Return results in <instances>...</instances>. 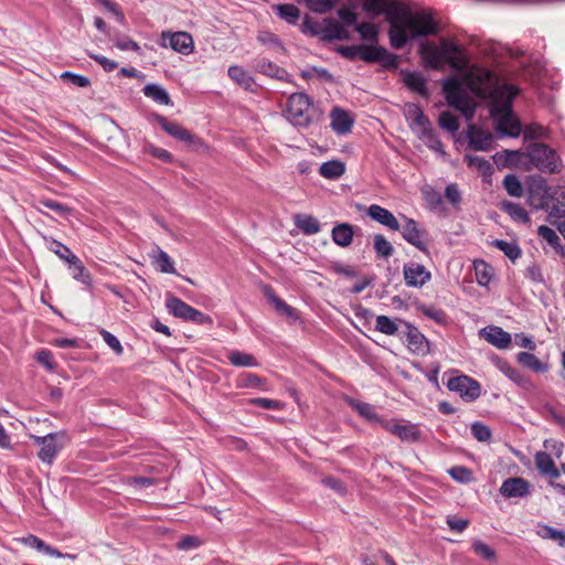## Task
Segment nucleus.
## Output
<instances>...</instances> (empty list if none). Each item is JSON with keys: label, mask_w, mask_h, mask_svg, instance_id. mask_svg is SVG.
<instances>
[{"label": "nucleus", "mask_w": 565, "mask_h": 565, "mask_svg": "<svg viewBox=\"0 0 565 565\" xmlns=\"http://www.w3.org/2000/svg\"><path fill=\"white\" fill-rule=\"evenodd\" d=\"M363 9L373 15L384 14L390 23V43L403 49L409 40L437 32L436 22L428 11L412 12L394 0H363Z\"/></svg>", "instance_id": "obj_1"}, {"label": "nucleus", "mask_w": 565, "mask_h": 565, "mask_svg": "<svg viewBox=\"0 0 565 565\" xmlns=\"http://www.w3.org/2000/svg\"><path fill=\"white\" fill-rule=\"evenodd\" d=\"M420 51L433 68H440L446 63L456 70H461L466 65L461 46L445 38L440 40L438 45L434 43L423 44Z\"/></svg>", "instance_id": "obj_2"}, {"label": "nucleus", "mask_w": 565, "mask_h": 565, "mask_svg": "<svg viewBox=\"0 0 565 565\" xmlns=\"http://www.w3.org/2000/svg\"><path fill=\"white\" fill-rule=\"evenodd\" d=\"M286 117L295 127L307 129L321 120L322 113L307 94L295 93L287 100Z\"/></svg>", "instance_id": "obj_3"}, {"label": "nucleus", "mask_w": 565, "mask_h": 565, "mask_svg": "<svg viewBox=\"0 0 565 565\" xmlns=\"http://www.w3.org/2000/svg\"><path fill=\"white\" fill-rule=\"evenodd\" d=\"M529 159L540 171L556 174L564 168L558 153L545 143H534L529 148Z\"/></svg>", "instance_id": "obj_4"}, {"label": "nucleus", "mask_w": 565, "mask_h": 565, "mask_svg": "<svg viewBox=\"0 0 565 565\" xmlns=\"http://www.w3.org/2000/svg\"><path fill=\"white\" fill-rule=\"evenodd\" d=\"M404 224L401 225V235L404 241H406L409 245L417 248L419 252L424 254H429L428 245L430 242L428 231L422 226L416 220L408 217L404 214L401 215Z\"/></svg>", "instance_id": "obj_5"}, {"label": "nucleus", "mask_w": 565, "mask_h": 565, "mask_svg": "<svg viewBox=\"0 0 565 565\" xmlns=\"http://www.w3.org/2000/svg\"><path fill=\"white\" fill-rule=\"evenodd\" d=\"M553 188L541 175H532L527 181V204L534 210H544L551 203Z\"/></svg>", "instance_id": "obj_6"}, {"label": "nucleus", "mask_w": 565, "mask_h": 565, "mask_svg": "<svg viewBox=\"0 0 565 565\" xmlns=\"http://www.w3.org/2000/svg\"><path fill=\"white\" fill-rule=\"evenodd\" d=\"M446 100L448 105L456 110H459L467 119H470L475 114V107L470 104L467 96L461 89L458 79L451 78L444 84Z\"/></svg>", "instance_id": "obj_7"}, {"label": "nucleus", "mask_w": 565, "mask_h": 565, "mask_svg": "<svg viewBox=\"0 0 565 565\" xmlns=\"http://www.w3.org/2000/svg\"><path fill=\"white\" fill-rule=\"evenodd\" d=\"M519 94V88L512 84L497 83L486 95L492 99L491 114L498 111H512L513 100Z\"/></svg>", "instance_id": "obj_8"}, {"label": "nucleus", "mask_w": 565, "mask_h": 565, "mask_svg": "<svg viewBox=\"0 0 565 565\" xmlns=\"http://www.w3.org/2000/svg\"><path fill=\"white\" fill-rule=\"evenodd\" d=\"M447 388L459 394L465 402H475L481 395V385L468 375H457L447 382Z\"/></svg>", "instance_id": "obj_9"}, {"label": "nucleus", "mask_w": 565, "mask_h": 565, "mask_svg": "<svg viewBox=\"0 0 565 565\" xmlns=\"http://www.w3.org/2000/svg\"><path fill=\"white\" fill-rule=\"evenodd\" d=\"M62 434L60 433H51L45 436H32L34 443L41 446L40 451L38 454L39 459L47 465H52L58 452L63 448V444L61 441Z\"/></svg>", "instance_id": "obj_10"}, {"label": "nucleus", "mask_w": 565, "mask_h": 565, "mask_svg": "<svg viewBox=\"0 0 565 565\" xmlns=\"http://www.w3.org/2000/svg\"><path fill=\"white\" fill-rule=\"evenodd\" d=\"M361 61L365 63H380L385 68H396L397 55L383 46L361 44Z\"/></svg>", "instance_id": "obj_11"}, {"label": "nucleus", "mask_w": 565, "mask_h": 565, "mask_svg": "<svg viewBox=\"0 0 565 565\" xmlns=\"http://www.w3.org/2000/svg\"><path fill=\"white\" fill-rule=\"evenodd\" d=\"M161 45L169 46L173 51L183 55H189L193 52L194 42L190 33L184 31L179 32H162L161 33Z\"/></svg>", "instance_id": "obj_12"}, {"label": "nucleus", "mask_w": 565, "mask_h": 565, "mask_svg": "<svg viewBox=\"0 0 565 565\" xmlns=\"http://www.w3.org/2000/svg\"><path fill=\"white\" fill-rule=\"evenodd\" d=\"M153 119L168 135H170L174 139L182 141L189 146L201 143L200 138L191 134L189 130L184 129L179 124L170 121L161 115H154Z\"/></svg>", "instance_id": "obj_13"}, {"label": "nucleus", "mask_w": 565, "mask_h": 565, "mask_svg": "<svg viewBox=\"0 0 565 565\" xmlns=\"http://www.w3.org/2000/svg\"><path fill=\"white\" fill-rule=\"evenodd\" d=\"M406 286L420 288L431 279V273L422 264L409 262L403 266Z\"/></svg>", "instance_id": "obj_14"}, {"label": "nucleus", "mask_w": 565, "mask_h": 565, "mask_svg": "<svg viewBox=\"0 0 565 565\" xmlns=\"http://www.w3.org/2000/svg\"><path fill=\"white\" fill-rule=\"evenodd\" d=\"M382 427L388 433L397 436L402 441L416 443L420 433L415 424H402L396 420H382Z\"/></svg>", "instance_id": "obj_15"}, {"label": "nucleus", "mask_w": 565, "mask_h": 565, "mask_svg": "<svg viewBox=\"0 0 565 565\" xmlns=\"http://www.w3.org/2000/svg\"><path fill=\"white\" fill-rule=\"evenodd\" d=\"M398 323L404 327V329L402 330V332L399 334V338L406 339L409 349L413 352H417V353L425 352V350L428 345V341L425 338V335L415 326L411 324L409 322H406L404 320H398Z\"/></svg>", "instance_id": "obj_16"}, {"label": "nucleus", "mask_w": 565, "mask_h": 565, "mask_svg": "<svg viewBox=\"0 0 565 565\" xmlns=\"http://www.w3.org/2000/svg\"><path fill=\"white\" fill-rule=\"evenodd\" d=\"M530 482L521 477H511L505 479L499 491L507 499L524 498L530 494Z\"/></svg>", "instance_id": "obj_17"}, {"label": "nucleus", "mask_w": 565, "mask_h": 565, "mask_svg": "<svg viewBox=\"0 0 565 565\" xmlns=\"http://www.w3.org/2000/svg\"><path fill=\"white\" fill-rule=\"evenodd\" d=\"M365 214L373 221L385 226L390 231L397 232L401 230V224L396 216L387 209L379 205L371 204L365 209Z\"/></svg>", "instance_id": "obj_18"}, {"label": "nucleus", "mask_w": 565, "mask_h": 565, "mask_svg": "<svg viewBox=\"0 0 565 565\" xmlns=\"http://www.w3.org/2000/svg\"><path fill=\"white\" fill-rule=\"evenodd\" d=\"M467 138L469 148L475 151L490 150L493 141V136L489 131H484L475 125H469L467 128Z\"/></svg>", "instance_id": "obj_19"}, {"label": "nucleus", "mask_w": 565, "mask_h": 565, "mask_svg": "<svg viewBox=\"0 0 565 565\" xmlns=\"http://www.w3.org/2000/svg\"><path fill=\"white\" fill-rule=\"evenodd\" d=\"M497 118V130L509 137H518L521 134V124L513 115V111H498L491 114Z\"/></svg>", "instance_id": "obj_20"}, {"label": "nucleus", "mask_w": 565, "mask_h": 565, "mask_svg": "<svg viewBox=\"0 0 565 565\" xmlns=\"http://www.w3.org/2000/svg\"><path fill=\"white\" fill-rule=\"evenodd\" d=\"M330 127L335 134L348 135L351 132L354 118L348 110L341 107H333L330 113Z\"/></svg>", "instance_id": "obj_21"}, {"label": "nucleus", "mask_w": 565, "mask_h": 565, "mask_svg": "<svg viewBox=\"0 0 565 565\" xmlns=\"http://www.w3.org/2000/svg\"><path fill=\"white\" fill-rule=\"evenodd\" d=\"M405 117L409 121L412 128L416 127L420 129L423 135H431V124L418 105H407Z\"/></svg>", "instance_id": "obj_22"}, {"label": "nucleus", "mask_w": 565, "mask_h": 565, "mask_svg": "<svg viewBox=\"0 0 565 565\" xmlns=\"http://www.w3.org/2000/svg\"><path fill=\"white\" fill-rule=\"evenodd\" d=\"M265 297L275 307L276 311L295 322L300 319L299 312L296 308L289 306L285 300L278 297L271 287L267 286L264 289Z\"/></svg>", "instance_id": "obj_23"}, {"label": "nucleus", "mask_w": 565, "mask_h": 565, "mask_svg": "<svg viewBox=\"0 0 565 565\" xmlns=\"http://www.w3.org/2000/svg\"><path fill=\"white\" fill-rule=\"evenodd\" d=\"M469 77L484 95L498 83L494 73L484 67H472Z\"/></svg>", "instance_id": "obj_24"}, {"label": "nucleus", "mask_w": 565, "mask_h": 565, "mask_svg": "<svg viewBox=\"0 0 565 565\" xmlns=\"http://www.w3.org/2000/svg\"><path fill=\"white\" fill-rule=\"evenodd\" d=\"M166 308L169 313L184 321H189L195 310V308L173 295L167 297Z\"/></svg>", "instance_id": "obj_25"}, {"label": "nucleus", "mask_w": 565, "mask_h": 565, "mask_svg": "<svg viewBox=\"0 0 565 565\" xmlns=\"http://www.w3.org/2000/svg\"><path fill=\"white\" fill-rule=\"evenodd\" d=\"M546 212L550 218L565 217V186L553 188L551 203Z\"/></svg>", "instance_id": "obj_26"}, {"label": "nucleus", "mask_w": 565, "mask_h": 565, "mask_svg": "<svg viewBox=\"0 0 565 565\" xmlns=\"http://www.w3.org/2000/svg\"><path fill=\"white\" fill-rule=\"evenodd\" d=\"M534 462L541 475L551 479H557L559 477V470L550 454L539 451L534 457Z\"/></svg>", "instance_id": "obj_27"}, {"label": "nucleus", "mask_w": 565, "mask_h": 565, "mask_svg": "<svg viewBox=\"0 0 565 565\" xmlns=\"http://www.w3.org/2000/svg\"><path fill=\"white\" fill-rule=\"evenodd\" d=\"M19 541L22 544H24L25 546L34 548L38 552L49 555V556L58 557V558L70 556L68 554L61 553L58 550L46 544L43 540H41L40 537H38L33 534H29V535L20 539Z\"/></svg>", "instance_id": "obj_28"}, {"label": "nucleus", "mask_w": 565, "mask_h": 565, "mask_svg": "<svg viewBox=\"0 0 565 565\" xmlns=\"http://www.w3.org/2000/svg\"><path fill=\"white\" fill-rule=\"evenodd\" d=\"M354 227L349 223H339L333 226L331 237L334 244L340 247H348L352 244Z\"/></svg>", "instance_id": "obj_29"}, {"label": "nucleus", "mask_w": 565, "mask_h": 565, "mask_svg": "<svg viewBox=\"0 0 565 565\" xmlns=\"http://www.w3.org/2000/svg\"><path fill=\"white\" fill-rule=\"evenodd\" d=\"M486 340L498 349H505L511 343V335L502 328L491 326L483 329Z\"/></svg>", "instance_id": "obj_30"}, {"label": "nucleus", "mask_w": 565, "mask_h": 565, "mask_svg": "<svg viewBox=\"0 0 565 565\" xmlns=\"http://www.w3.org/2000/svg\"><path fill=\"white\" fill-rule=\"evenodd\" d=\"M402 74L404 75V83L409 89L424 97L428 96L427 79L422 73L402 71Z\"/></svg>", "instance_id": "obj_31"}, {"label": "nucleus", "mask_w": 565, "mask_h": 565, "mask_svg": "<svg viewBox=\"0 0 565 565\" xmlns=\"http://www.w3.org/2000/svg\"><path fill=\"white\" fill-rule=\"evenodd\" d=\"M465 162L469 168H475L479 171L484 182H490L493 173V167L491 162L480 156L465 154Z\"/></svg>", "instance_id": "obj_32"}, {"label": "nucleus", "mask_w": 565, "mask_h": 565, "mask_svg": "<svg viewBox=\"0 0 565 565\" xmlns=\"http://www.w3.org/2000/svg\"><path fill=\"white\" fill-rule=\"evenodd\" d=\"M255 70L266 76L271 78H277L280 81H285L288 77V73L285 68L278 66L277 64L266 60L258 58L255 62Z\"/></svg>", "instance_id": "obj_33"}, {"label": "nucleus", "mask_w": 565, "mask_h": 565, "mask_svg": "<svg viewBox=\"0 0 565 565\" xmlns=\"http://www.w3.org/2000/svg\"><path fill=\"white\" fill-rule=\"evenodd\" d=\"M294 222L296 227L305 235H315L321 231L318 218L309 214H296Z\"/></svg>", "instance_id": "obj_34"}, {"label": "nucleus", "mask_w": 565, "mask_h": 565, "mask_svg": "<svg viewBox=\"0 0 565 565\" xmlns=\"http://www.w3.org/2000/svg\"><path fill=\"white\" fill-rule=\"evenodd\" d=\"M348 38L347 30L337 21L326 19L323 28H321V39L327 41L345 40Z\"/></svg>", "instance_id": "obj_35"}, {"label": "nucleus", "mask_w": 565, "mask_h": 565, "mask_svg": "<svg viewBox=\"0 0 565 565\" xmlns=\"http://www.w3.org/2000/svg\"><path fill=\"white\" fill-rule=\"evenodd\" d=\"M151 257L152 264L160 273L177 274L172 258L161 248L157 247Z\"/></svg>", "instance_id": "obj_36"}, {"label": "nucleus", "mask_w": 565, "mask_h": 565, "mask_svg": "<svg viewBox=\"0 0 565 565\" xmlns=\"http://www.w3.org/2000/svg\"><path fill=\"white\" fill-rule=\"evenodd\" d=\"M345 172V164L340 160H330L323 162L319 168V173L328 180H338Z\"/></svg>", "instance_id": "obj_37"}, {"label": "nucleus", "mask_w": 565, "mask_h": 565, "mask_svg": "<svg viewBox=\"0 0 565 565\" xmlns=\"http://www.w3.org/2000/svg\"><path fill=\"white\" fill-rule=\"evenodd\" d=\"M142 92L145 96L148 98H151L153 102H156L159 105H171V98L168 94V92L159 84H147Z\"/></svg>", "instance_id": "obj_38"}, {"label": "nucleus", "mask_w": 565, "mask_h": 565, "mask_svg": "<svg viewBox=\"0 0 565 565\" xmlns=\"http://www.w3.org/2000/svg\"><path fill=\"white\" fill-rule=\"evenodd\" d=\"M501 210L505 212L515 222L522 224H526L530 222V216L527 212L518 203L504 201L501 204Z\"/></svg>", "instance_id": "obj_39"}, {"label": "nucleus", "mask_w": 565, "mask_h": 565, "mask_svg": "<svg viewBox=\"0 0 565 565\" xmlns=\"http://www.w3.org/2000/svg\"><path fill=\"white\" fill-rule=\"evenodd\" d=\"M398 320H393L387 316L381 315L376 317L375 320V330L384 333L386 335H398L401 334L402 330L398 326Z\"/></svg>", "instance_id": "obj_40"}, {"label": "nucleus", "mask_w": 565, "mask_h": 565, "mask_svg": "<svg viewBox=\"0 0 565 565\" xmlns=\"http://www.w3.org/2000/svg\"><path fill=\"white\" fill-rule=\"evenodd\" d=\"M68 267L72 270V276L75 280L86 286L92 285V276L77 256H72Z\"/></svg>", "instance_id": "obj_41"}, {"label": "nucleus", "mask_w": 565, "mask_h": 565, "mask_svg": "<svg viewBox=\"0 0 565 565\" xmlns=\"http://www.w3.org/2000/svg\"><path fill=\"white\" fill-rule=\"evenodd\" d=\"M230 363L239 367H256L258 362L253 354L238 350L231 351L227 355Z\"/></svg>", "instance_id": "obj_42"}, {"label": "nucleus", "mask_w": 565, "mask_h": 565, "mask_svg": "<svg viewBox=\"0 0 565 565\" xmlns=\"http://www.w3.org/2000/svg\"><path fill=\"white\" fill-rule=\"evenodd\" d=\"M492 362L494 366L512 382L516 384H521L523 382L522 374L516 369H514L507 360L501 359L499 356H493Z\"/></svg>", "instance_id": "obj_43"}, {"label": "nucleus", "mask_w": 565, "mask_h": 565, "mask_svg": "<svg viewBox=\"0 0 565 565\" xmlns=\"http://www.w3.org/2000/svg\"><path fill=\"white\" fill-rule=\"evenodd\" d=\"M473 267L477 282L482 287H487L493 277L492 266L484 260L479 259L475 260Z\"/></svg>", "instance_id": "obj_44"}, {"label": "nucleus", "mask_w": 565, "mask_h": 565, "mask_svg": "<svg viewBox=\"0 0 565 565\" xmlns=\"http://www.w3.org/2000/svg\"><path fill=\"white\" fill-rule=\"evenodd\" d=\"M227 74L235 83H237L245 89H250L254 85L253 77L241 66H230Z\"/></svg>", "instance_id": "obj_45"}, {"label": "nucleus", "mask_w": 565, "mask_h": 565, "mask_svg": "<svg viewBox=\"0 0 565 565\" xmlns=\"http://www.w3.org/2000/svg\"><path fill=\"white\" fill-rule=\"evenodd\" d=\"M373 247L376 257L387 259L394 254L393 245L387 241L383 234H374Z\"/></svg>", "instance_id": "obj_46"}, {"label": "nucleus", "mask_w": 565, "mask_h": 565, "mask_svg": "<svg viewBox=\"0 0 565 565\" xmlns=\"http://www.w3.org/2000/svg\"><path fill=\"white\" fill-rule=\"evenodd\" d=\"M351 405L359 413V415H361L362 417L370 422L377 423L382 426V420L384 419L377 415L373 405L359 401L352 402Z\"/></svg>", "instance_id": "obj_47"}, {"label": "nucleus", "mask_w": 565, "mask_h": 565, "mask_svg": "<svg viewBox=\"0 0 565 565\" xmlns=\"http://www.w3.org/2000/svg\"><path fill=\"white\" fill-rule=\"evenodd\" d=\"M492 245L500 249L508 258L512 262L518 259L522 252L519 245L515 242H508L504 239H494Z\"/></svg>", "instance_id": "obj_48"}, {"label": "nucleus", "mask_w": 565, "mask_h": 565, "mask_svg": "<svg viewBox=\"0 0 565 565\" xmlns=\"http://www.w3.org/2000/svg\"><path fill=\"white\" fill-rule=\"evenodd\" d=\"M503 188L509 195L521 198L523 195V185L515 174H508L503 179Z\"/></svg>", "instance_id": "obj_49"}, {"label": "nucleus", "mask_w": 565, "mask_h": 565, "mask_svg": "<svg viewBox=\"0 0 565 565\" xmlns=\"http://www.w3.org/2000/svg\"><path fill=\"white\" fill-rule=\"evenodd\" d=\"M419 311L425 316L427 317L428 319L437 322L438 324H446L447 323V315L446 312L440 309V308H437L435 306H427V305H422L419 307Z\"/></svg>", "instance_id": "obj_50"}, {"label": "nucleus", "mask_w": 565, "mask_h": 565, "mask_svg": "<svg viewBox=\"0 0 565 565\" xmlns=\"http://www.w3.org/2000/svg\"><path fill=\"white\" fill-rule=\"evenodd\" d=\"M278 15L288 23L295 24L300 17V10L295 4H280L277 7Z\"/></svg>", "instance_id": "obj_51"}, {"label": "nucleus", "mask_w": 565, "mask_h": 565, "mask_svg": "<svg viewBox=\"0 0 565 565\" xmlns=\"http://www.w3.org/2000/svg\"><path fill=\"white\" fill-rule=\"evenodd\" d=\"M438 125L441 129L455 134L459 129L458 118L450 111H443L438 117Z\"/></svg>", "instance_id": "obj_52"}, {"label": "nucleus", "mask_w": 565, "mask_h": 565, "mask_svg": "<svg viewBox=\"0 0 565 565\" xmlns=\"http://www.w3.org/2000/svg\"><path fill=\"white\" fill-rule=\"evenodd\" d=\"M47 248L67 264L72 256H76L66 245L53 238L47 242Z\"/></svg>", "instance_id": "obj_53"}, {"label": "nucleus", "mask_w": 565, "mask_h": 565, "mask_svg": "<svg viewBox=\"0 0 565 565\" xmlns=\"http://www.w3.org/2000/svg\"><path fill=\"white\" fill-rule=\"evenodd\" d=\"M516 360L519 363H521L522 365L529 367V369H532L534 371H544V365L542 364V362L532 353L530 352H520L518 353L516 355Z\"/></svg>", "instance_id": "obj_54"}, {"label": "nucleus", "mask_w": 565, "mask_h": 565, "mask_svg": "<svg viewBox=\"0 0 565 565\" xmlns=\"http://www.w3.org/2000/svg\"><path fill=\"white\" fill-rule=\"evenodd\" d=\"M539 235L554 249L562 248L561 239L553 228L542 225L539 227Z\"/></svg>", "instance_id": "obj_55"}, {"label": "nucleus", "mask_w": 565, "mask_h": 565, "mask_svg": "<svg viewBox=\"0 0 565 565\" xmlns=\"http://www.w3.org/2000/svg\"><path fill=\"white\" fill-rule=\"evenodd\" d=\"M263 379L254 373H244L237 379V387L239 388H256L263 384Z\"/></svg>", "instance_id": "obj_56"}, {"label": "nucleus", "mask_w": 565, "mask_h": 565, "mask_svg": "<svg viewBox=\"0 0 565 565\" xmlns=\"http://www.w3.org/2000/svg\"><path fill=\"white\" fill-rule=\"evenodd\" d=\"M257 40L264 45L270 46L276 50L284 51V45H282L280 39L276 34H274L269 31H260L257 35Z\"/></svg>", "instance_id": "obj_57"}, {"label": "nucleus", "mask_w": 565, "mask_h": 565, "mask_svg": "<svg viewBox=\"0 0 565 565\" xmlns=\"http://www.w3.org/2000/svg\"><path fill=\"white\" fill-rule=\"evenodd\" d=\"M61 78L68 82L70 84H72L73 86H76V87H82V88H85V87H88L90 85V81L87 76H84V75H81V74H76V73H73V72H70V71H65L61 74Z\"/></svg>", "instance_id": "obj_58"}, {"label": "nucleus", "mask_w": 565, "mask_h": 565, "mask_svg": "<svg viewBox=\"0 0 565 565\" xmlns=\"http://www.w3.org/2000/svg\"><path fill=\"white\" fill-rule=\"evenodd\" d=\"M471 434L478 441L482 443L489 441L492 436L490 427L480 422H475L471 425Z\"/></svg>", "instance_id": "obj_59"}, {"label": "nucleus", "mask_w": 565, "mask_h": 565, "mask_svg": "<svg viewBox=\"0 0 565 565\" xmlns=\"http://www.w3.org/2000/svg\"><path fill=\"white\" fill-rule=\"evenodd\" d=\"M472 548H473V552L478 556H480L481 558H483L486 561H494L495 559L494 550L490 545L483 543L480 540L473 542Z\"/></svg>", "instance_id": "obj_60"}, {"label": "nucleus", "mask_w": 565, "mask_h": 565, "mask_svg": "<svg viewBox=\"0 0 565 565\" xmlns=\"http://www.w3.org/2000/svg\"><path fill=\"white\" fill-rule=\"evenodd\" d=\"M337 0H306L308 8L316 13H327L335 4Z\"/></svg>", "instance_id": "obj_61"}, {"label": "nucleus", "mask_w": 565, "mask_h": 565, "mask_svg": "<svg viewBox=\"0 0 565 565\" xmlns=\"http://www.w3.org/2000/svg\"><path fill=\"white\" fill-rule=\"evenodd\" d=\"M355 30L359 32L361 38L365 41H376L377 29L373 23L362 22L356 24Z\"/></svg>", "instance_id": "obj_62"}, {"label": "nucleus", "mask_w": 565, "mask_h": 565, "mask_svg": "<svg viewBox=\"0 0 565 565\" xmlns=\"http://www.w3.org/2000/svg\"><path fill=\"white\" fill-rule=\"evenodd\" d=\"M450 477L461 483H467L471 480V470L463 466H454L448 470Z\"/></svg>", "instance_id": "obj_63"}, {"label": "nucleus", "mask_w": 565, "mask_h": 565, "mask_svg": "<svg viewBox=\"0 0 565 565\" xmlns=\"http://www.w3.org/2000/svg\"><path fill=\"white\" fill-rule=\"evenodd\" d=\"M115 46L121 51H134L136 53H140V45L126 35L117 36L115 39Z\"/></svg>", "instance_id": "obj_64"}]
</instances>
